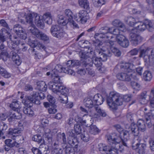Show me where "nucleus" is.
Segmentation results:
<instances>
[{
    "label": "nucleus",
    "instance_id": "nucleus-22",
    "mask_svg": "<svg viewBox=\"0 0 154 154\" xmlns=\"http://www.w3.org/2000/svg\"><path fill=\"white\" fill-rule=\"evenodd\" d=\"M107 45L110 47V49L112 52L113 53L115 56L119 57L121 55V52L116 48L112 46L114 45V42L110 41L107 43Z\"/></svg>",
    "mask_w": 154,
    "mask_h": 154
},
{
    "label": "nucleus",
    "instance_id": "nucleus-33",
    "mask_svg": "<svg viewBox=\"0 0 154 154\" xmlns=\"http://www.w3.org/2000/svg\"><path fill=\"white\" fill-rule=\"evenodd\" d=\"M58 68H60L59 70H58V72L60 73H67L68 74H69L71 75H75V72L72 71L71 69H68V68L66 69V68H63L62 67H59Z\"/></svg>",
    "mask_w": 154,
    "mask_h": 154
},
{
    "label": "nucleus",
    "instance_id": "nucleus-19",
    "mask_svg": "<svg viewBox=\"0 0 154 154\" xmlns=\"http://www.w3.org/2000/svg\"><path fill=\"white\" fill-rule=\"evenodd\" d=\"M120 136L122 137L123 136V139L120 137L122 139L120 142L121 144H122L123 146H127V143L125 142V141H127L129 139V131L127 130H123V131H122L121 133H120ZM116 134L120 137L119 135H117Z\"/></svg>",
    "mask_w": 154,
    "mask_h": 154
},
{
    "label": "nucleus",
    "instance_id": "nucleus-13",
    "mask_svg": "<svg viewBox=\"0 0 154 154\" xmlns=\"http://www.w3.org/2000/svg\"><path fill=\"white\" fill-rule=\"evenodd\" d=\"M93 62L92 58H89L81 63V65L83 68H85L86 72L89 75L94 76L95 72L92 68Z\"/></svg>",
    "mask_w": 154,
    "mask_h": 154
},
{
    "label": "nucleus",
    "instance_id": "nucleus-25",
    "mask_svg": "<svg viewBox=\"0 0 154 154\" xmlns=\"http://www.w3.org/2000/svg\"><path fill=\"white\" fill-rule=\"evenodd\" d=\"M5 143L7 147H9L10 148H12L14 146L17 147L19 146V144L14 140L7 139L5 140Z\"/></svg>",
    "mask_w": 154,
    "mask_h": 154
},
{
    "label": "nucleus",
    "instance_id": "nucleus-63",
    "mask_svg": "<svg viewBox=\"0 0 154 154\" xmlns=\"http://www.w3.org/2000/svg\"><path fill=\"white\" fill-rule=\"evenodd\" d=\"M56 145L57 146V144L54 143L51 151L52 154H58V150L57 148L55 146Z\"/></svg>",
    "mask_w": 154,
    "mask_h": 154
},
{
    "label": "nucleus",
    "instance_id": "nucleus-43",
    "mask_svg": "<svg viewBox=\"0 0 154 154\" xmlns=\"http://www.w3.org/2000/svg\"><path fill=\"white\" fill-rule=\"evenodd\" d=\"M126 22L130 26H131L134 25L135 24L137 23L138 22L134 18L132 17H128Z\"/></svg>",
    "mask_w": 154,
    "mask_h": 154
},
{
    "label": "nucleus",
    "instance_id": "nucleus-8",
    "mask_svg": "<svg viewBox=\"0 0 154 154\" xmlns=\"http://www.w3.org/2000/svg\"><path fill=\"white\" fill-rule=\"evenodd\" d=\"M34 17L35 18V23L37 26L41 29H43L44 26V23L43 21L41 19L42 17H40L36 13L31 12L28 14L26 17V22L31 26L33 25L34 24L32 23Z\"/></svg>",
    "mask_w": 154,
    "mask_h": 154
},
{
    "label": "nucleus",
    "instance_id": "nucleus-5",
    "mask_svg": "<svg viewBox=\"0 0 154 154\" xmlns=\"http://www.w3.org/2000/svg\"><path fill=\"white\" fill-rule=\"evenodd\" d=\"M123 101V98L119 94L111 92L107 98V103L110 109L116 110L117 106L122 105Z\"/></svg>",
    "mask_w": 154,
    "mask_h": 154
},
{
    "label": "nucleus",
    "instance_id": "nucleus-23",
    "mask_svg": "<svg viewBox=\"0 0 154 154\" xmlns=\"http://www.w3.org/2000/svg\"><path fill=\"white\" fill-rule=\"evenodd\" d=\"M112 25L116 26L119 28L120 30L122 32L125 31L126 29L125 25L120 20H115L112 23Z\"/></svg>",
    "mask_w": 154,
    "mask_h": 154
},
{
    "label": "nucleus",
    "instance_id": "nucleus-54",
    "mask_svg": "<svg viewBox=\"0 0 154 154\" xmlns=\"http://www.w3.org/2000/svg\"><path fill=\"white\" fill-rule=\"evenodd\" d=\"M120 45L124 48H126L129 45L128 41L127 39H126L122 42H119V43Z\"/></svg>",
    "mask_w": 154,
    "mask_h": 154
},
{
    "label": "nucleus",
    "instance_id": "nucleus-35",
    "mask_svg": "<svg viewBox=\"0 0 154 154\" xmlns=\"http://www.w3.org/2000/svg\"><path fill=\"white\" fill-rule=\"evenodd\" d=\"M99 131V129L96 125H91L90 126L89 132L91 134L95 135L98 133Z\"/></svg>",
    "mask_w": 154,
    "mask_h": 154
},
{
    "label": "nucleus",
    "instance_id": "nucleus-7",
    "mask_svg": "<svg viewBox=\"0 0 154 154\" xmlns=\"http://www.w3.org/2000/svg\"><path fill=\"white\" fill-rule=\"evenodd\" d=\"M10 107L13 111H12L9 114L10 118L8 120L9 121H11L13 119H20L21 118L22 116L20 112V109L21 108L20 103H19L17 101L13 102L10 105Z\"/></svg>",
    "mask_w": 154,
    "mask_h": 154
},
{
    "label": "nucleus",
    "instance_id": "nucleus-45",
    "mask_svg": "<svg viewBox=\"0 0 154 154\" xmlns=\"http://www.w3.org/2000/svg\"><path fill=\"white\" fill-rule=\"evenodd\" d=\"M154 114L153 113L152 114V113L150 112L147 114V116H148L149 119L146 118V120L147 122V126L149 128H150L151 127L152 124L151 123L150 119L154 116Z\"/></svg>",
    "mask_w": 154,
    "mask_h": 154
},
{
    "label": "nucleus",
    "instance_id": "nucleus-39",
    "mask_svg": "<svg viewBox=\"0 0 154 154\" xmlns=\"http://www.w3.org/2000/svg\"><path fill=\"white\" fill-rule=\"evenodd\" d=\"M37 38L44 41H47L49 39L48 37L45 34L41 32L37 35Z\"/></svg>",
    "mask_w": 154,
    "mask_h": 154
},
{
    "label": "nucleus",
    "instance_id": "nucleus-11",
    "mask_svg": "<svg viewBox=\"0 0 154 154\" xmlns=\"http://www.w3.org/2000/svg\"><path fill=\"white\" fill-rule=\"evenodd\" d=\"M135 141L132 143V147L134 149H137V154H145V150L146 145L144 143H140V138L136 137L134 139Z\"/></svg>",
    "mask_w": 154,
    "mask_h": 154
},
{
    "label": "nucleus",
    "instance_id": "nucleus-49",
    "mask_svg": "<svg viewBox=\"0 0 154 154\" xmlns=\"http://www.w3.org/2000/svg\"><path fill=\"white\" fill-rule=\"evenodd\" d=\"M75 120L77 122H79L80 123H81L83 125H85L86 127H88V125H86V121L85 120H83L82 119H81V118L80 117L78 116H77L75 117Z\"/></svg>",
    "mask_w": 154,
    "mask_h": 154
},
{
    "label": "nucleus",
    "instance_id": "nucleus-41",
    "mask_svg": "<svg viewBox=\"0 0 154 154\" xmlns=\"http://www.w3.org/2000/svg\"><path fill=\"white\" fill-rule=\"evenodd\" d=\"M23 112L27 116H32L33 115L34 112L31 109L28 107H25L23 108Z\"/></svg>",
    "mask_w": 154,
    "mask_h": 154
},
{
    "label": "nucleus",
    "instance_id": "nucleus-10",
    "mask_svg": "<svg viewBox=\"0 0 154 154\" xmlns=\"http://www.w3.org/2000/svg\"><path fill=\"white\" fill-rule=\"evenodd\" d=\"M109 53L107 55L103 53L101 50L96 52L95 54L96 57H94L92 59L94 63L97 67H99L101 66V61H105L107 60L108 57H110L111 56L110 52H109Z\"/></svg>",
    "mask_w": 154,
    "mask_h": 154
},
{
    "label": "nucleus",
    "instance_id": "nucleus-2",
    "mask_svg": "<svg viewBox=\"0 0 154 154\" xmlns=\"http://www.w3.org/2000/svg\"><path fill=\"white\" fill-rule=\"evenodd\" d=\"M85 100V105L86 107L91 108L94 106L96 112L92 114L93 118L98 119L101 116L105 117L106 116V114L105 112L101 110L99 106L103 102V99L101 95L97 94L95 95L92 98H88Z\"/></svg>",
    "mask_w": 154,
    "mask_h": 154
},
{
    "label": "nucleus",
    "instance_id": "nucleus-16",
    "mask_svg": "<svg viewBox=\"0 0 154 154\" xmlns=\"http://www.w3.org/2000/svg\"><path fill=\"white\" fill-rule=\"evenodd\" d=\"M14 32L21 38L25 39L26 38L27 35L24 29L20 25L14 26L13 28Z\"/></svg>",
    "mask_w": 154,
    "mask_h": 154
},
{
    "label": "nucleus",
    "instance_id": "nucleus-36",
    "mask_svg": "<svg viewBox=\"0 0 154 154\" xmlns=\"http://www.w3.org/2000/svg\"><path fill=\"white\" fill-rule=\"evenodd\" d=\"M20 131L19 130H18L17 129H13L10 128L9 129V132L8 134L9 135L11 136H12L13 137H11L12 138V139H14L13 138V137H15L16 136H17V135H16L17 134H20Z\"/></svg>",
    "mask_w": 154,
    "mask_h": 154
},
{
    "label": "nucleus",
    "instance_id": "nucleus-26",
    "mask_svg": "<svg viewBox=\"0 0 154 154\" xmlns=\"http://www.w3.org/2000/svg\"><path fill=\"white\" fill-rule=\"evenodd\" d=\"M40 16L42 17V18L41 19L42 20V18H43V20L45 21V22L47 24L49 25L51 24L52 20V17L50 13L47 12L45 13L43 15L42 17L41 16Z\"/></svg>",
    "mask_w": 154,
    "mask_h": 154
},
{
    "label": "nucleus",
    "instance_id": "nucleus-59",
    "mask_svg": "<svg viewBox=\"0 0 154 154\" xmlns=\"http://www.w3.org/2000/svg\"><path fill=\"white\" fill-rule=\"evenodd\" d=\"M132 85L133 88L136 90H139L140 89V85L137 82H133Z\"/></svg>",
    "mask_w": 154,
    "mask_h": 154
},
{
    "label": "nucleus",
    "instance_id": "nucleus-3",
    "mask_svg": "<svg viewBox=\"0 0 154 154\" xmlns=\"http://www.w3.org/2000/svg\"><path fill=\"white\" fill-rule=\"evenodd\" d=\"M121 69L126 73L121 72L116 75L117 78L123 81H130L132 79H135V74L133 72L134 67L132 63H125L120 65Z\"/></svg>",
    "mask_w": 154,
    "mask_h": 154
},
{
    "label": "nucleus",
    "instance_id": "nucleus-12",
    "mask_svg": "<svg viewBox=\"0 0 154 154\" xmlns=\"http://www.w3.org/2000/svg\"><path fill=\"white\" fill-rule=\"evenodd\" d=\"M65 13L66 16L68 18V20H64L63 16L61 15L59 17L58 25L59 26H64L68 23L69 20H72L73 18V14L72 11L69 9H66L65 11Z\"/></svg>",
    "mask_w": 154,
    "mask_h": 154
},
{
    "label": "nucleus",
    "instance_id": "nucleus-24",
    "mask_svg": "<svg viewBox=\"0 0 154 154\" xmlns=\"http://www.w3.org/2000/svg\"><path fill=\"white\" fill-rule=\"evenodd\" d=\"M32 98V103L36 104H40L39 101V93L38 92H33L30 96L29 97Z\"/></svg>",
    "mask_w": 154,
    "mask_h": 154
},
{
    "label": "nucleus",
    "instance_id": "nucleus-58",
    "mask_svg": "<svg viewBox=\"0 0 154 154\" xmlns=\"http://www.w3.org/2000/svg\"><path fill=\"white\" fill-rule=\"evenodd\" d=\"M51 77L54 79L55 78L58 77V71L57 69H53L51 73Z\"/></svg>",
    "mask_w": 154,
    "mask_h": 154
},
{
    "label": "nucleus",
    "instance_id": "nucleus-21",
    "mask_svg": "<svg viewBox=\"0 0 154 154\" xmlns=\"http://www.w3.org/2000/svg\"><path fill=\"white\" fill-rule=\"evenodd\" d=\"M14 51H12L10 53V54L12 56V58L13 60L15 62V63L17 65H20L21 63V60H20L19 56L17 54L16 52L17 51V50H14Z\"/></svg>",
    "mask_w": 154,
    "mask_h": 154
},
{
    "label": "nucleus",
    "instance_id": "nucleus-32",
    "mask_svg": "<svg viewBox=\"0 0 154 154\" xmlns=\"http://www.w3.org/2000/svg\"><path fill=\"white\" fill-rule=\"evenodd\" d=\"M152 77L151 72L149 71H146L143 74V79L146 81H150Z\"/></svg>",
    "mask_w": 154,
    "mask_h": 154
},
{
    "label": "nucleus",
    "instance_id": "nucleus-55",
    "mask_svg": "<svg viewBox=\"0 0 154 154\" xmlns=\"http://www.w3.org/2000/svg\"><path fill=\"white\" fill-rule=\"evenodd\" d=\"M146 26H147V28H154V21L149 20H146Z\"/></svg>",
    "mask_w": 154,
    "mask_h": 154
},
{
    "label": "nucleus",
    "instance_id": "nucleus-44",
    "mask_svg": "<svg viewBox=\"0 0 154 154\" xmlns=\"http://www.w3.org/2000/svg\"><path fill=\"white\" fill-rule=\"evenodd\" d=\"M0 73L5 78H8L11 76V75L3 68L0 66Z\"/></svg>",
    "mask_w": 154,
    "mask_h": 154
},
{
    "label": "nucleus",
    "instance_id": "nucleus-9",
    "mask_svg": "<svg viewBox=\"0 0 154 154\" xmlns=\"http://www.w3.org/2000/svg\"><path fill=\"white\" fill-rule=\"evenodd\" d=\"M58 75V92L61 94L58 97V100L63 103H66L68 102V97L67 94L69 91L68 89L63 84V82L60 81Z\"/></svg>",
    "mask_w": 154,
    "mask_h": 154
},
{
    "label": "nucleus",
    "instance_id": "nucleus-6",
    "mask_svg": "<svg viewBox=\"0 0 154 154\" xmlns=\"http://www.w3.org/2000/svg\"><path fill=\"white\" fill-rule=\"evenodd\" d=\"M140 57H142L145 63L148 65H154V49L152 48H140Z\"/></svg>",
    "mask_w": 154,
    "mask_h": 154
},
{
    "label": "nucleus",
    "instance_id": "nucleus-38",
    "mask_svg": "<svg viewBox=\"0 0 154 154\" xmlns=\"http://www.w3.org/2000/svg\"><path fill=\"white\" fill-rule=\"evenodd\" d=\"M32 98L29 97H26V99L23 100L22 102L25 106H26L27 107H30L32 106Z\"/></svg>",
    "mask_w": 154,
    "mask_h": 154
},
{
    "label": "nucleus",
    "instance_id": "nucleus-47",
    "mask_svg": "<svg viewBox=\"0 0 154 154\" xmlns=\"http://www.w3.org/2000/svg\"><path fill=\"white\" fill-rule=\"evenodd\" d=\"M51 88L53 91L55 93L58 92V83L55 82L51 83Z\"/></svg>",
    "mask_w": 154,
    "mask_h": 154
},
{
    "label": "nucleus",
    "instance_id": "nucleus-31",
    "mask_svg": "<svg viewBox=\"0 0 154 154\" xmlns=\"http://www.w3.org/2000/svg\"><path fill=\"white\" fill-rule=\"evenodd\" d=\"M28 29L32 34L35 36L36 37L37 35L39 34V33H40L41 32L35 27L34 25L29 26L28 27Z\"/></svg>",
    "mask_w": 154,
    "mask_h": 154
},
{
    "label": "nucleus",
    "instance_id": "nucleus-14",
    "mask_svg": "<svg viewBox=\"0 0 154 154\" xmlns=\"http://www.w3.org/2000/svg\"><path fill=\"white\" fill-rule=\"evenodd\" d=\"M0 25L1 26L5 27L6 28V29L5 28H3L1 29L0 31L2 35H0V36H4L5 40L6 38L8 37L10 40H11V35L8 31L10 29V28L6 20L3 19L1 20H0Z\"/></svg>",
    "mask_w": 154,
    "mask_h": 154
},
{
    "label": "nucleus",
    "instance_id": "nucleus-20",
    "mask_svg": "<svg viewBox=\"0 0 154 154\" xmlns=\"http://www.w3.org/2000/svg\"><path fill=\"white\" fill-rule=\"evenodd\" d=\"M112 28H109L107 27H102L99 29V32H101V33L105 36L106 38H108L110 37L111 38H112V36H110V34L111 30H112Z\"/></svg>",
    "mask_w": 154,
    "mask_h": 154
},
{
    "label": "nucleus",
    "instance_id": "nucleus-40",
    "mask_svg": "<svg viewBox=\"0 0 154 154\" xmlns=\"http://www.w3.org/2000/svg\"><path fill=\"white\" fill-rule=\"evenodd\" d=\"M7 128V125L3 123L0 124V137H2L3 139H5V136H3L4 131L6 130Z\"/></svg>",
    "mask_w": 154,
    "mask_h": 154
},
{
    "label": "nucleus",
    "instance_id": "nucleus-15",
    "mask_svg": "<svg viewBox=\"0 0 154 154\" xmlns=\"http://www.w3.org/2000/svg\"><path fill=\"white\" fill-rule=\"evenodd\" d=\"M74 19L78 22L84 23H86L89 19V16L87 11L85 10L80 11L77 16H75Z\"/></svg>",
    "mask_w": 154,
    "mask_h": 154
},
{
    "label": "nucleus",
    "instance_id": "nucleus-61",
    "mask_svg": "<svg viewBox=\"0 0 154 154\" xmlns=\"http://www.w3.org/2000/svg\"><path fill=\"white\" fill-rule=\"evenodd\" d=\"M68 23H69L71 26L72 25L73 28L78 27V25L72 20V19L71 20H69Z\"/></svg>",
    "mask_w": 154,
    "mask_h": 154
},
{
    "label": "nucleus",
    "instance_id": "nucleus-29",
    "mask_svg": "<svg viewBox=\"0 0 154 154\" xmlns=\"http://www.w3.org/2000/svg\"><path fill=\"white\" fill-rule=\"evenodd\" d=\"M37 88L40 91H45L47 89V86L45 82H40L37 83Z\"/></svg>",
    "mask_w": 154,
    "mask_h": 154
},
{
    "label": "nucleus",
    "instance_id": "nucleus-50",
    "mask_svg": "<svg viewBox=\"0 0 154 154\" xmlns=\"http://www.w3.org/2000/svg\"><path fill=\"white\" fill-rule=\"evenodd\" d=\"M111 28H112V29L111 30V32H110V34H113L115 37L118 35L120 33V31H121L120 30L119 28V29H115L112 27Z\"/></svg>",
    "mask_w": 154,
    "mask_h": 154
},
{
    "label": "nucleus",
    "instance_id": "nucleus-57",
    "mask_svg": "<svg viewBox=\"0 0 154 154\" xmlns=\"http://www.w3.org/2000/svg\"><path fill=\"white\" fill-rule=\"evenodd\" d=\"M94 38L96 39H98L100 38H106L105 36H104L101 32H99V33H96L94 36Z\"/></svg>",
    "mask_w": 154,
    "mask_h": 154
},
{
    "label": "nucleus",
    "instance_id": "nucleus-64",
    "mask_svg": "<svg viewBox=\"0 0 154 154\" xmlns=\"http://www.w3.org/2000/svg\"><path fill=\"white\" fill-rule=\"evenodd\" d=\"M150 148L151 150L154 151V141L152 140H150L149 141Z\"/></svg>",
    "mask_w": 154,
    "mask_h": 154
},
{
    "label": "nucleus",
    "instance_id": "nucleus-48",
    "mask_svg": "<svg viewBox=\"0 0 154 154\" xmlns=\"http://www.w3.org/2000/svg\"><path fill=\"white\" fill-rule=\"evenodd\" d=\"M74 130L75 132L77 134H79L81 132L82 128L81 125L78 123L74 125Z\"/></svg>",
    "mask_w": 154,
    "mask_h": 154
},
{
    "label": "nucleus",
    "instance_id": "nucleus-51",
    "mask_svg": "<svg viewBox=\"0 0 154 154\" xmlns=\"http://www.w3.org/2000/svg\"><path fill=\"white\" fill-rule=\"evenodd\" d=\"M47 98L48 100L51 104L52 106L54 105L56 102L55 98L51 95H48Z\"/></svg>",
    "mask_w": 154,
    "mask_h": 154
},
{
    "label": "nucleus",
    "instance_id": "nucleus-46",
    "mask_svg": "<svg viewBox=\"0 0 154 154\" xmlns=\"http://www.w3.org/2000/svg\"><path fill=\"white\" fill-rule=\"evenodd\" d=\"M32 140L37 142L38 143H41L43 139L41 136L39 135H35L33 136L32 138ZM44 141L43 140V142Z\"/></svg>",
    "mask_w": 154,
    "mask_h": 154
},
{
    "label": "nucleus",
    "instance_id": "nucleus-60",
    "mask_svg": "<svg viewBox=\"0 0 154 154\" xmlns=\"http://www.w3.org/2000/svg\"><path fill=\"white\" fill-rule=\"evenodd\" d=\"M32 151L34 154H42L41 150L35 147H32Z\"/></svg>",
    "mask_w": 154,
    "mask_h": 154
},
{
    "label": "nucleus",
    "instance_id": "nucleus-34",
    "mask_svg": "<svg viewBox=\"0 0 154 154\" xmlns=\"http://www.w3.org/2000/svg\"><path fill=\"white\" fill-rule=\"evenodd\" d=\"M90 54V52L89 53L88 52H86L84 51H80L79 53V56L81 58L84 59V60H83L82 62L87 59L91 58L89 57Z\"/></svg>",
    "mask_w": 154,
    "mask_h": 154
},
{
    "label": "nucleus",
    "instance_id": "nucleus-53",
    "mask_svg": "<svg viewBox=\"0 0 154 154\" xmlns=\"http://www.w3.org/2000/svg\"><path fill=\"white\" fill-rule=\"evenodd\" d=\"M116 38L118 43H119L120 42H122L126 39L124 35L121 34H119L118 35L116 36Z\"/></svg>",
    "mask_w": 154,
    "mask_h": 154
},
{
    "label": "nucleus",
    "instance_id": "nucleus-56",
    "mask_svg": "<svg viewBox=\"0 0 154 154\" xmlns=\"http://www.w3.org/2000/svg\"><path fill=\"white\" fill-rule=\"evenodd\" d=\"M81 139L85 142H87L89 140V135L87 134H81Z\"/></svg>",
    "mask_w": 154,
    "mask_h": 154
},
{
    "label": "nucleus",
    "instance_id": "nucleus-37",
    "mask_svg": "<svg viewBox=\"0 0 154 154\" xmlns=\"http://www.w3.org/2000/svg\"><path fill=\"white\" fill-rule=\"evenodd\" d=\"M74 136V134L72 133V134L71 135V140H69L70 138H68V143H69L72 146H75L74 148H75V149H76V148L77 147L78 143L77 142V140L76 139L74 138L73 139L72 137Z\"/></svg>",
    "mask_w": 154,
    "mask_h": 154
},
{
    "label": "nucleus",
    "instance_id": "nucleus-42",
    "mask_svg": "<svg viewBox=\"0 0 154 154\" xmlns=\"http://www.w3.org/2000/svg\"><path fill=\"white\" fill-rule=\"evenodd\" d=\"M30 46L33 48L38 47L41 49H45V47L43 45L36 41H33L32 44L30 45Z\"/></svg>",
    "mask_w": 154,
    "mask_h": 154
},
{
    "label": "nucleus",
    "instance_id": "nucleus-17",
    "mask_svg": "<svg viewBox=\"0 0 154 154\" xmlns=\"http://www.w3.org/2000/svg\"><path fill=\"white\" fill-rule=\"evenodd\" d=\"M62 138L64 143V145L66 148L65 150V154H74L75 152L77 151V149H75L74 147L70 146H67L65 143H66V139L65 134L63 133L61 134Z\"/></svg>",
    "mask_w": 154,
    "mask_h": 154
},
{
    "label": "nucleus",
    "instance_id": "nucleus-4",
    "mask_svg": "<svg viewBox=\"0 0 154 154\" xmlns=\"http://www.w3.org/2000/svg\"><path fill=\"white\" fill-rule=\"evenodd\" d=\"M137 23L138 25L136 29H132L130 35V42L132 45L135 46L140 43L142 40L141 37L135 33L137 32V29L143 31L147 28L146 21L145 22H138Z\"/></svg>",
    "mask_w": 154,
    "mask_h": 154
},
{
    "label": "nucleus",
    "instance_id": "nucleus-18",
    "mask_svg": "<svg viewBox=\"0 0 154 154\" xmlns=\"http://www.w3.org/2000/svg\"><path fill=\"white\" fill-rule=\"evenodd\" d=\"M125 128L126 129L131 130L132 134L135 136H137L139 134L140 130L135 124L131 123L130 126H129L128 124H126L125 125Z\"/></svg>",
    "mask_w": 154,
    "mask_h": 154
},
{
    "label": "nucleus",
    "instance_id": "nucleus-62",
    "mask_svg": "<svg viewBox=\"0 0 154 154\" xmlns=\"http://www.w3.org/2000/svg\"><path fill=\"white\" fill-rule=\"evenodd\" d=\"M114 127L120 134L121 133V132L123 131V128L119 125H116L114 126Z\"/></svg>",
    "mask_w": 154,
    "mask_h": 154
},
{
    "label": "nucleus",
    "instance_id": "nucleus-28",
    "mask_svg": "<svg viewBox=\"0 0 154 154\" xmlns=\"http://www.w3.org/2000/svg\"><path fill=\"white\" fill-rule=\"evenodd\" d=\"M79 6L84 9H88L89 8V3L88 0H79Z\"/></svg>",
    "mask_w": 154,
    "mask_h": 154
},
{
    "label": "nucleus",
    "instance_id": "nucleus-1",
    "mask_svg": "<svg viewBox=\"0 0 154 154\" xmlns=\"http://www.w3.org/2000/svg\"><path fill=\"white\" fill-rule=\"evenodd\" d=\"M107 139L111 146L100 144L99 146H102L99 148L100 151H104L106 154H118V151L122 152L123 150L124 147L121 144V139L116 134L113 133L107 136Z\"/></svg>",
    "mask_w": 154,
    "mask_h": 154
},
{
    "label": "nucleus",
    "instance_id": "nucleus-52",
    "mask_svg": "<svg viewBox=\"0 0 154 154\" xmlns=\"http://www.w3.org/2000/svg\"><path fill=\"white\" fill-rule=\"evenodd\" d=\"M92 1L93 3L97 6H100L105 3L103 0H92Z\"/></svg>",
    "mask_w": 154,
    "mask_h": 154
},
{
    "label": "nucleus",
    "instance_id": "nucleus-27",
    "mask_svg": "<svg viewBox=\"0 0 154 154\" xmlns=\"http://www.w3.org/2000/svg\"><path fill=\"white\" fill-rule=\"evenodd\" d=\"M136 125L140 131L144 132L145 131V123L143 120L141 119H139L138 120Z\"/></svg>",
    "mask_w": 154,
    "mask_h": 154
},
{
    "label": "nucleus",
    "instance_id": "nucleus-30",
    "mask_svg": "<svg viewBox=\"0 0 154 154\" xmlns=\"http://www.w3.org/2000/svg\"><path fill=\"white\" fill-rule=\"evenodd\" d=\"M93 43L95 47V48L97 51H99L101 50L102 48L103 42L98 39H96L93 41Z\"/></svg>",
    "mask_w": 154,
    "mask_h": 154
}]
</instances>
